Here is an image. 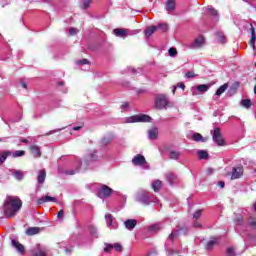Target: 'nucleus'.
Returning <instances> with one entry per match:
<instances>
[{
    "label": "nucleus",
    "mask_w": 256,
    "mask_h": 256,
    "mask_svg": "<svg viewBox=\"0 0 256 256\" xmlns=\"http://www.w3.org/2000/svg\"><path fill=\"white\" fill-rule=\"evenodd\" d=\"M23 207V202L20 197L17 196H6V199L3 204V209L5 215L8 217H15L21 208Z\"/></svg>",
    "instance_id": "obj_1"
},
{
    "label": "nucleus",
    "mask_w": 256,
    "mask_h": 256,
    "mask_svg": "<svg viewBox=\"0 0 256 256\" xmlns=\"http://www.w3.org/2000/svg\"><path fill=\"white\" fill-rule=\"evenodd\" d=\"M97 159H99V156H97V151L91 150L87 154V156L84 160V163L81 162V159L76 158L75 168L72 170H65L64 173H65V175H75V173H79V169H81V167L83 165H85L84 169H87L88 167H91V164L95 163V161H97Z\"/></svg>",
    "instance_id": "obj_2"
},
{
    "label": "nucleus",
    "mask_w": 256,
    "mask_h": 256,
    "mask_svg": "<svg viewBox=\"0 0 256 256\" xmlns=\"http://www.w3.org/2000/svg\"><path fill=\"white\" fill-rule=\"evenodd\" d=\"M136 201H138V203H142V205H150L151 203H157L158 199L150 192L142 190L137 193Z\"/></svg>",
    "instance_id": "obj_3"
},
{
    "label": "nucleus",
    "mask_w": 256,
    "mask_h": 256,
    "mask_svg": "<svg viewBox=\"0 0 256 256\" xmlns=\"http://www.w3.org/2000/svg\"><path fill=\"white\" fill-rule=\"evenodd\" d=\"M152 118L146 114L133 115L126 117L124 123H151Z\"/></svg>",
    "instance_id": "obj_4"
},
{
    "label": "nucleus",
    "mask_w": 256,
    "mask_h": 256,
    "mask_svg": "<svg viewBox=\"0 0 256 256\" xmlns=\"http://www.w3.org/2000/svg\"><path fill=\"white\" fill-rule=\"evenodd\" d=\"M111 195H113V189H111V187L102 184L99 188H98V197L100 199H109V197H111Z\"/></svg>",
    "instance_id": "obj_5"
},
{
    "label": "nucleus",
    "mask_w": 256,
    "mask_h": 256,
    "mask_svg": "<svg viewBox=\"0 0 256 256\" xmlns=\"http://www.w3.org/2000/svg\"><path fill=\"white\" fill-rule=\"evenodd\" d=\"M132 163L136 167H144V169H149V164H147V160L145 159V156L141 154L134 156L132 159Z\"/></svg>",
    "instance_id": "obj_6"
},
{
    "label": "nucleus",
    "mask_w": 256,
    "mask_h": 256,
    "mask_svg": "<svg viewBox=\"0 0 256 256\" xmlns=\"http://www.w3.org/2000/svg\"><path fill=\"white\" fill-rule=\"evenodd\" d=\"M212 139L219 147H223V145H225V140H223V135H221V128L214 129Z\"/></svg>",
    "instance_id": "obj_7"
},
{
    "label": "nucleus",
    "mask_w": 256,
    "mask_h": 256,
    "mask_svg": "<svg viewBox=\"0 0 256 256\" xmlns=\"http://www.w3.org/2000/svg\"><path fill=\"white\" fill-rule=\"evenodd\" d=\"M155 105L157 109H166L167 105H169L167 96H165L164 94L158 95L155 99Z\"/></svg>",
    "instance_id": "obj_8"
},
{
    "label": "nucleus",
    "mask_w": 256,
    "mask_h": 256,
    "mask_svg": "<svg viewBox=\"0 0 256 256\" xmlns=\"http://www.w3.org/2000/svg\"><path fill=\"white\" fill-rule=\"evenodd\" d=\"M211 88V85L209 84H200L197 85L196 87L191 88V93L192 95H199V93H207L209 89Z\"/></svg>",
    "instance_id": "obj_9"
},
{
    "label": "nucleus",
    "mask_w": 256,
    "mask_h": 256,
    "mask_svg": "<svg viewBox=\"0 0 256 256\" xmlns=\"http://www.w3.org/2000/svg\"><path fill=\"white\" fill-rule=\"evenodd\" d=\"M205 45V37L203 35L198 36L192 43L189 44V49H201Z\"/></svg>",
    "instance_id": "obj_10"
},
{
    "label": "nucleus",
    "mask_w": 256,
    "mask_h": 256,
    "mask_svg": "<svg viewBox=\"0 0 256 256\" xmlns=\"http://www.w3.org/2000/svg\"><path fill=\"white\" fill-rule=\"evenodd\" d=\"M206 15H209L212 17L213 21L217 22L219 21V12L213 8V6H207L205 8Z\"/></svg>",
    "instance_id": "obj_11"
},
{
    "label": "nucleus",
    "mask_w": 256,
    "mask_h": 256,
    "mask_svg": "<svg viewBox=\"0 0 256 256\" xmlns=\"http://www.w3.org/2000/svg\"><path fill=\"white\" fill-rule=\"evenodd\" d=\"M227 89H229V84H227V83H225V84H223L222 86H220V87L217 89V91H216V93L214 94V96H213V101H219L220 95H223V93L226 92Z\"/></svg>",
    "instance_id": "obj_12"
},
{
    "label": "nucleus",
    "mask_w": 256,
    "mask_h": 256,
    "mask_svg": "<svg viewBox=\"0 0 256 256\" xmlns=\"http://www.w3.org/2000/svg\"><path fill=\"white\" fill-rule=\"evenodd\" d=\"M243 177V167H234L232 169L231 179L232 181L235 179H241Z\"/></svg>",
    "instance_id": "obj_13"
},
{
    "label": "nucleus",
    "mask_w": 256,
    "mask_h": 256,
    "mask_svg": "<svg viewBox=\"0 0 256 256\" xmlns=\"http://www.w3.org/2000/svg\"><path fill=\"white\" fill-rule=\"evenodd\" d=\"M11 245H12V247H14V249H16L17 253H19L20 255L25 254V246H23V244L19 243V241L12 239Z\"/></svg>",
    "instance_id": "obj_14"
},
{
    "label": "nucleus",
    "mask_w": 256,
    "mask_h": 256,
    "mask_svg": "<svg viewBox=\"0 0 256 256\" xmlns=\"http://www.w3.org/2000/svg\"><path fill=\"white\" fill-rule=\"evenodd\" d=\"M129 30L123 28H116L113 30V34L120 39H125L129 35Z\"/></svg>",
    "instance_id": "obj_15"
},
{
    "label": "nucleus",
    "mask_w": 256,
    "mask_h": 256,
    "mask_svg": "<svg viewBox=\"0 0 256 256\" xmlns=\"http://www.w3.org/2000/svg\"><path fill=\"white\" fill-rule=\"evenodd\" d=\"M57 203V198L51 196H42L37 200V205H44V203Z\"/></svg>",
    "instance_id": "obj_16"
},
{
    "label": "nucleus",
    "mask_w": 256,
    "mask_h": 256,
    "mask_svg": "<svg viewBox=\"0 0 256 256\" xmlns=\"http://www.w3.org/2000/svg\"><path fill=\"white\" fill-rule=\"evenodd\" d=\"M33 256H47V249L41 247L40 244L36 245V248L32 251Z\"/></svg>",
    "instance_id": "obj_17"
},
{
    "label": "nucleus",
    "mask_w": 256,
    "mask_h": 256,
    "mask_svg": "<svg viewBox=\"0 0 256 256\" xmlns=\"http://www.w3.org/2000/svg\"><path fill=\"white\" fill-rule=\"evenodd\" d=\"M114 137L113 134H108L102 138L100 141V147H107V145H110L111 141H113Z\"/></svg>",
    "instance_id": "obj_18"
},
{
    "label": "nucleus",
    "mask_w": 256,
    "mask_h": 256,
    "mask_svg": "<svg viewBox=\"0 0 256 256\" xmlns=\"http://www.w3.org/2000/svg\"><path fill=\"white\" fill-rule=\"evenodd\" d=\"M30 153L33 155L35 158L41 157V147L38 145H31L30 146Z\"/></svg>",
    "instance_id": "obj_19"
},
{
    "label": "nucleus",
    "mask_w": 256,
    "mask_h": 256,
    "mask_svg": "<svg viewBox=\"0 0 256 256\" xmlns=\"http://www.w3.org/2000/svg\"><path fill=\"white\" fill-rule=\"evenodd\" d=\"M157 137H159V129H157V127L148 130V139H150L151 141H155Z\"/></svg>",
    "instance_id": "obj_20"
},
{
    "label": "nucleus",
    "mask_w": 256,
    "mask_h": 256,
    "mask_svg": "<svg viewBox=\"0 0 256 256\" xmlns=\"http://www.w3.org/2000/svg\"><path fill=\"white\" fill-rule=\"evenodd\" d=\"M45 179H47V172L45 170H39L37 176L38 185H43V183H45Z\"/></svg>",
    "instance_id": "obj_21"
},
{
    "label": "nucleus",
    "mask_w": 256,
    "mask_h": 256,
    "mask_svg": "<svg viewBox=\"0 0 256 256\" xmlns=\"http://www.w3.org/2000/svg\"><path fill=\"white\" fill-rule=\"evenodd\" d=\"M124 227L128 229V231H133L134 227H137V220L135 219H128L124 221Z\"/></svg>",
    "instance_id": "obj_22"
},
{
    "label": "nucleus",
    "mask_w": 256,
    "mask_h": 256,
    "mask_svg": "<svg viewBox=\"0 0 256 256\" xmlns=\"http://www.w3.org/2000/svg\"><path fill=\"white\" fill-rule=\"evenodd\" d=\"M175 1H167L165 3V10L167 11V13H169V15H173V11H175Z\"/></svg>",
    "instance_id": "obj_23"
},
{
    "label": "nucleus",
    "mask_w": 256,
    "mask_h": 256,
    "mask_svg": "<svg viewBox=\"0 0 256 256\" xmlns=\"http://www.w3.org/2000/svg\"><path fill=\"white\" fill-rule=\"evenodd\" d=\"M250 35H251L250 46L252 47L253 51H255L256 34H255V28L253 27V25H250Z\"/></svg>",
    "instance_id": "obj_24"
},
{
    "label": "nucleus",
    "mask_w": 256,
    "mask_h": 256,
    "mask_svg": "<svg viewBox=\"0 0 256 256\" xmlns=\"http://www.w3.org/2000/svg\"><path fill=\"white\" fill-rule=\"evenodd\" d=\"M165 177H166V181L169 183V185H175V182L177 181V175H175L171 172H168V173H166Z\"/></svg>",
    "instance_id": "obj_25"
},
{
    "label": "nucleus",
    "mask_w": 256,
    "mask_h": 256,
    "mask_svg": "<svg viewBox=\"0 0 256 256\" xmlns=\"http://www.w3.org/2000/svg\"><path fill=\"white\" fill-rule=\"evenodd\" d=\"M192 139L197 143H205V141H207V138H204L203 135H201L200 133H194L192 135Z\"/></svg>",
    "instance_id": "obj_26"
},
{
    "label": "nucleus",
    "mask_w": 256,
    "mask_h": 256,
    "mask_svg": "<svg viewBox=\"0 0 256 256\" xmlns=\"http://www.w3.org/2000/svg\"><path fill=\"white\" fill-rule=\"evenodd\" d=\"M219 242V238H212L210 241L207 242L206 244V249L207 251H211L215 245Z\"/></svg>",
    "instance_id": "obj_27"
},
{
    "label": "nucleus",
    "mask_w": 256,
    "mask_h": 256,
    "mask_svg": "<svg viewBox=\"0 0 256 256\" xmlns=\"http://www.w3.org/2000/svg\"><path fill=\"white\" fill-rule=\"evenodd\" d=\"M41 229L39 227H30L26 230V235L32 236V235H37Z\"/></svg>",
    "instance_id": "obj_28"
},
{
    "label": "nucleus",
    "mask_w": 256,
    "mask_h": 256,
    "mask_svg": "<svg viewBox=\"0 0 256 256\" xmlns=\"http://www.w3.org/2000/svg\"><path fill=\"white\" fill-rule=\"evenodd\" d=\"M162 185H163V182H161V180H155L152 183L153 191H155V193H158V191L161 189Z\"/></svg>",
    "instance_id": "obj_29"
},
{
    "label": "nucleus",
    "mask_w": 256,
    "mask_h": 256,
    "mask_svg": "<svg viewBox=\"0 0 256 256\" xmlns=\"http://www.w3.org/2000/svg\"><path fill=\"white\" fill-rule=\"evenodd\" d=\"M11 151H4L0 154V165H3L7 158L10 157Z\"/></svg>",
    "instance_id": "obj_30"
},
{
    "label": "nucleus",
    "mask_w": 256,
    "mask_h": 256,
    "mask_svg": "<svg viewBox=\"0 0 256 256\" xmlns=\"http://www.w3.org/2000/svg\"><path fill=\"white\" fill-rule=\"evenodd\" d=\"M157 30V26H150L148 28H146V30L144 31L146 37H151V35H153V33H155Z\"/></svg>",
    "instance_id": "obj_31"
},
{
    "label": "nucleus",
    "mask_w": 256,
    "mask_h": 256,
    "mask_svg": "<svg viewBox=\"0 0 256 256\" xmlns=\"http://www.w3.org/2000/svg\"><path fill=\"white\" fill-rule=\"evenodd\" d=\"M248 226H250L251 229H256V216H250L248 218Z\"/></svg>",
    "instance_id": "obj_32"
},
{
    "label": "nucleus",
    "mask_w": 256,
    "mask_h": 256,
    "mask_svg": "<svg viewBox=\"0 0 256 256\" xmlns=\"http://www.w3.org/2000/svg\"><path fill=\"white\" fill-rule=\"evenodd\" d=\"M165 227V224L163 223H156L150 226V231H161Z\"/></svg>",
    "instance_id": "obj_33"
},
{
    "label": "nucleus",
    "mask_w": 256,
    "mask_h": 256,
    "mask_svg": "<svg viewBox=\"0 0 256 256\" xmlns=\"http://www.w3.org/2000/svg\"><path fill=\"white\" fill-rule=\"evenodd\" d=\"M179 157H181V152L170 151V153H169L170 159H173L174 161H178Z\"/></svg>",
    "instance_id": "obj_34"
},
{
    "label": "nucleus",
    "mask_w": 256,
    "mask_h": 256,
    "mask_svg": "<svg viewBox=\"0 0 256 256\" xmlns=\"http://www.w3.org/2000/svg\"><path fill=\"white\" fill-rule=\"evenodd\" d=\"M12 175L17 181H23V172H21L20 170L14 171Z\"/></svg>",
    "instance_id": "obj_35"
},
{
    "label": "nucleus",
    "mask_w": 256,
    "mask_h": 256,
    "mask_svg": "<svg viewBox=\"0 0 256 256\" xmlns=\"http://www.w3.org/2000/svg\"><path fill=\"white\" fill-rule=\"evenodd\" d=\"M89 232H90V235L95 239L99 237V234L97 233V228L95 226H89Z\"/></svg>",
    "instance_id": "obj_36"
},
{
    "label": "nucleus",
    "mask_w": 256,
    "mask_h": 256,
    "mask_svg": "<svg viewBox=\"0 0 256 256\" xmlns=\"http://www.w3.org/2000/svg\"><path fill=\"white\" fill-rule=\"evenodd\" d=\"M197 155L199 159H207L209 157V153L205 150H198Z\"/></svg>",
    "instance_id": "obj_37"
},
{
    "label": "nucleus",
    "mask_w": 256,
    "mask_h": 256,
    "mask_svg": "<svg viewBox=\"0 0 256 256\" xmlns=\"http://www.w3.org/2000/svg\"><path fill=\"white\" fill-rule=\"evenodd\" d=\"M12 157L17 158V157H23L25 155L24 150H16L14 152H11Z\"/></svg>",
    "instance_id": "obj_38"
},
{
    "label": "nucleus",
    "mask_w": 256,
    "mask_h": 256,
    "mask_svg": "<svg viewBox=\"0 0 256 256\" xmlns=\"http://www.w3.org/2000/svg\"><path fill=\"white\" fill-rule=\"evenodd\" d=\"M216 35H217V37H218L219 43L224 44V43L227 42V40H226V38H225V34H223V32H216Z\"/></svg>",
    "instance_id": "obj_39"
},
{
    "label": "nucleus",
    "mask_w": 256,
    "mask_h": 256,
    "mask_svg": "<svg viewBox=\"0 0 256 256\" xmlns=\"http://www.w3.org/2000/svg\"><path fill=\"white\" fill-rule=\"evenodd\" d=\"M105 221L107 223L108 227H111V225H113V215L111 214H106L105 215Z\"/></svg>",
    "instance_id": "obj_40"
},
{
    "label": "nucleus",
    "mask_w": 256,
    "mask_h": 256,
    "mask_svg": "<svg viewBox=\"0 0 256 256\" xmlns=\"http://www.w3.org/2000/svg\"><path fill=\"white\" fill-rule=\"evenodd\" d=\"M128 73H131L132 75H138V73H143V70L140 68L135 69L133 67H128Z\"/></svg>",
    "instance_id": "obj_41"
},
{
    "label": "nucleus",
    "mask_w": 256,
    "mask_h": 256,
    "mask_svg": "<svg viewBox=\"0 0 256 256\" xmlns=\"http://www.w3.org/2000/svg\"><path fill=\"white\" fill-rule=\"evenodd\" d=\"M240 105H242V107H245V109H249V107H251V100L249 99L241 100Z\"/></svg>",
    "instance_id": "obj_42"
},
{
    "label": "nucleus",
    "mask_w": 256,
    "mask_h": 256,
    "mask_svg": "<svg viewBox=\"0 0 256 256\" xmlns=\"http://www.w3.org/2000/svg\"><path fill=\"white\" fill-rule=\"evenodd\" d=\"M91 7V1H83L80 2V8L85 10V9H89Z\"/></svg>",
    "instance_id": "obj_43"
},
{
    "label": "nucleus",
    "mask_w": 256,
    "mask_h": 256,
    "mask_svg": "<svg viewBox=\"0 0 256 256\" xmlns=\"http://www.w3.org/2000/svg\"><path fill=\"white\" fill-rule=\"evenodd\" d=\"M177 237H179V231L176 230L169 235L168 239L169 241H173L174 239H177Z\"/></svg>",
    "instance_id": "obj_44"
},
{
    "label": "nucleus",
    "mask_w": 256,
    "mask_h": 256,
    "mask_svg": "<svg viewBox=\"0 0 256 256\" xmlns=\"http://www.w3.org/2000/svg\"><path fill=\"white\" fill-rule=\"evenodd\" d=\"M169 57H177V49L176 48H169L168 50Z\"/></svg>",
    "instance_id": "obj_45"
},
{
    "label": "nucleus",
    "mask_w": 256,
    "mask_h": 256,
    "mask_svg": "<svg viewBox=\"0 0 256 256\" xmlns=\"http://www.w3.org/2000/svg\"><path fill=\"white\" fill-rule=\"evenodd\" d=\"M226 255H227V256H236L237 253H235V248L229 247V248L227 249V251H226Z\"/></svg>",
    "instance_id": "obj_46"
},
{
    "label": "nucleus",
    "mask_w": 256,
    "mask_h": 256,
    "mask_svg": "<svg viewBox=\"0 0 256 256\" xmlns=\"http://www.w3.org/2000/svg\"><path fill=\"white\" fill-rule=\"evenodd\" d=\"M195 77H197V75H195V72H193V71H188V72L185 73V78L186 79H193Z\"/></svg>",
    "instance_id": "obj_47"
},
{
    "label": "nucleus",
    "mask_w": 256,
    "mask_h": 256,
    "mask_svg": "<svg viewBox=\"0 0 256 256\" xmlns=\"http://www.w3.org/2000/svg\"><path fill=\"white\" fill-rule=\"evenodd\" d=\"M203 213V210H197L194 214H193V219H199V217H201Z\"/></svg>",
    "instance_id": "obj_48"
},
{
    "label": "nucleus",
    "mask_w": 256,
    "mask_h": 256,
    "mask_svg": "<svg viewBox=\"0 0 256 256\" xmlns=\"http://www.w3.org/2000/svg\"><path fill=\"white\" fill-rule=\"evenodd\" d=\"M157 29H161V31H167V29H169V27L167 26V24H159L158 26H156Z\"/></svg>",
    "instance_id": "obj_49"
},
{
    "label": "nucleus",
    "mask_w": 256,
    "mask_h": 256,
    "mask_svg": "<svg viewBox=\"0 0 256 256\" xmlns=\"http://www.w3.org/2000/svg\"><path fill=\"white\" fill-rule=\"evenodd\" d=\"M77 65L81 66V65H89V60L87 59H82L77 61Z\"/></svg>",
    "instance_id": "obj_50"
},
{
    "label": "nucleus",
    "mask_w": 256,
    "mask_h": 256,
    "mask_svg": "<svg viewBox=\"0 0 256 256\" xmlns=\"http://www.w3.org/2000/svg\"><path fill=\"white\" fill-rule=\"evenodd\" d=\"M120 109H121L122 111H127V110L129 109V102H124V103L121 105Z\"/></svg>",
    "instance_id": "obj_51"
},
{
    "label": "nucleus",
    "mask_w": 256,
    "mask_h": 256,
    "mask_svg": "<svg viewBox=\"0 0 256 256\" xmlns=\"http://www.w3.org/2000/svg\"><path fill=\"white\" fill-rule=\"evenodd\" d=\"M243 223H244V221H243V217L242 216L236 218V225L242 226Z\"/></svg>",
    "instance_id": "obj_52"
},
{
    "label": "nucleus",
    "mask_w": 256,
    "mask_h": 256,
    "mask_svg": "<svg viewBox=\"0 0 256 256\" xmlns=\"http://www.w3.org/2000/svg\"><path fill=\"white\" fill-rule=\"evenodd\" d=\"M77 33H79L77 28H69V35H77Z\"/></svg>",
    "instance_id": "obj_53"
},
{
    "label": "nucleus",
    "mask_w": 256,
    "mask_h": 256,
    "mask_svg": "<svg viewBox=\"0 0 256 256\" xmlns=\"http://www.w3.org/2000/svg\"><path fill=\"white\" fill-rule=\"evenodd\" d=\"M235 93H237V88L235 87H231L229 90H228V94L231 96V95H235Z\"/></svg>",
    "instance_id": "obj_54"
},
{
    "label": "nucleus",
    "mask_w": 256,
    "mask_h": 256,
    "mask_svg": "<svg viewBox=\"0 0 256 256\" xmlns=\"http://www.w3.org/2000/svg\"><path fill=\"white\" fill-rule=\"evenodd\" d=\"M63 215H65V212L60 210L57 214V218L60 219V221H63Z\"/></svg>",
    "instance_id": "obj_55"
},
{
    "label": "nucleus",
    "mask_w": 256,
    "mask_h": 256,
    "mask_svg": "<svg viewBox=\"0 0 256 256\" xmlns=\"http://www.w3.org/2000/svg\"><path fill=\"white\" fill-rule=\"evenodd\" d=\"M113 249V245L111 244H106V247L104 248L105 253H109Z\"/></svg>",
    "instance_id": "obj_56"
},
{
    "label": "nucleus",
    "mask_w": 256,
    "mask_h": 256,
    "mask_svg": "<svg viewBox=\"0 0 256 256\" xmlns=\"http://www.w3.org/2000/svg\"><path fill=\"white\" fill-rule=\"evenodd\" d=\"M82 128V126H74L72 127V129L70 130V134L73 135V131H79Z\"/></svg>",
    "instance_id": "obj_57"
},
{
    "label": "nucleus",
    "mask_w": 256,
    "mask_h": 256,
    "mask_svg": "<svg viewBox=\"0 0 256 256\" xmlns=\"http://www.w3.org/2000/svg\"><path fill=\"white\" fill-rule=\"evenodd\" d=\"M113 247H114V249H115L116 251H121V249H122V246H121V244H119V243L114 244Z\"/></svg>",
    "instance_id": "obj_58"
},
{
    "label": "nucleus",
    "mask_w": 256,
    "mask_h": 256,
    "mask_svg": "<svg viewBox=\"0 0 256 256\" xmlns=\"http://www.w3.org/2000/svg\"><path fill=\"white\" fill-rule=\"evenodd\" d=\"M63 129H56V130H51L50 132L46 133V135H53V133H58V131H62Z\"/></svg>",
    "instance_id": "obj_59"
},
{
    "label": "nucleus",
    "mask_w": 256,
    "mask_h": 256,
    "mask_svg": "<svg viewBox=\"0 0 256 256\" xmlns=\"http://www.w3.org/2000/svg\"><path fill=\"white\" fill-rule=\"evenodd\" d=\"M177 87H179L180 89H185V84L184 83H182V82H180V83H178V85L176 86V88Z\"/></svg>",
    "instance_id": "obj_60"
},
{
    "label": "nucleus",
    "mask_w": 256,
    "mask_h": 256,
    "mask_svg": "<svg viewBox=\"0 0 256 256\" xmlns=\"http://www.w3.org/2000/svg\"><path fill=\"white\" fill-rule=\"evenodd\" d=\"M64 251H65L66 255H71V249L70 248L64 247Z\"/></svg>",
    "instance_id": "obj_61"
},
{
    "label": "nucleus",
    "mask_w": 256,
    "mask_h": 256,
    "mask_svg": "<svg viewBox=\"0 0 256 256\" xmlns=\"http://www.w3.org/2000/svg\"><path fill=\"white\" fill-rule=\"evenodd\" d=\"M218 187H220L221 189H223V187H225V182L219 181V182H218Z\"/></svg>",
    "instance_id": "obj_62"
},
{
    "label": "nucleus",
    "mask_w": 256,
    "mask_h": 256,
    "mask_svg": "<svg viewBox=\"0 0 256 256\" xmlns=\"http://www.w3.org/2000/svg\"><path fill=\"white\" fill-rule=\"evenodd\" d=\"M206 173L207 175H213V168H208Z\"/></svg>",
    "instance_id": "obj_63"
},
{
    "label": "nucleus",
    "mask_w": 256,
    "mask_h": 256,
    "mask_svg": "<svg viewBox=\"0 0 256 256\" xmlns=\"http://www.w3.org/2000/svg\"><path fill=\"white\" fill-rule=\"evenodd\" d=\"M194 227L201 229V223L199 222H194Z\"/></svg>",
    "instance_id": "obj_64"
}]
</instances>
